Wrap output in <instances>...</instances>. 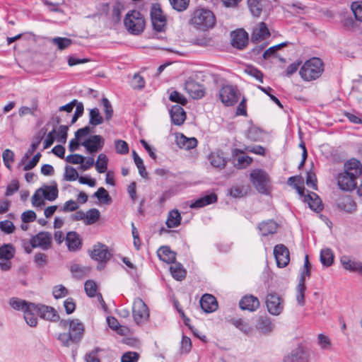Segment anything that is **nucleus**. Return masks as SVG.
Wrapping results in <instances>:
<instances>
[{
	"label": "nucleus",
	"mask_w": 362,
	"mask_h": 362,
	"mask_svg": "<svg viewBox=\"0 0 362 362\" xmlns=\"http://www.w3.org/2000/svg\"><path fill=\"white\" fill-rule=\"evenodd\" d=\"M10 306L16 310L25 311L27 309H33L31 305H33V303L27 302L25 300H22L18 298L13 297L9 300Z\"/></svg>",
	"instance_id": "2f4dec72"
},
{
	"label": "nucleus",
	"mask_w": 362,
	"mask_h": 362,
	"mask_svg": "<svg viewBox=\"0 0 362 362\" xmlns=\"http://www.w3.org/2000/svg\"><path fill=\"white\" fill-rule=\"evenodd\" d=\"M172 122L175 125H181L186 119V113L184 109L178 105H173L170 111Z\"/></svg>",
	"instance_id": "b1692460"
},
{
	"label": "nucleus",
	"mask_w": 362,
	"mask_h": 362,
	"mask_svg": "<svg viewBox=\"0 0 362 362\" xmlns=\"http://www.w3.org/2000/svg\"><path fill=\"white\" fill-rule=\"evenodd\" d=\"M108 158L104 153L99 154L95 163V168L99 173H104L107 169Z\"/></svg>",
	"instance_id": "49530a36"
},
{
	"label": "nucleus",
	"mask_w": 362,
	"mask_h": 362,
	"mask_svg": "<svg viewBox=\"0 0 362 362\" xmlns=\"http://www.w3.org/2000/svg\"><path fill=\"white\" fill-rule=\"evenodd\" d=\"M84 288L88 296L90 298L95 296L98 286L95 281L92 280L86 281Z\"/></svg>",
	"instance_id": "4d7b16f0"
},
{
	"label": "nucleus",
	"mask_w": 362,
	"mask_h": 362,
	"mask_svg": "<svg viewBox=\"0 0 362 362\" xmlns=\"http://www.w3.org/2000/svg\"><path fill=\"white\" fill-rule=\"evenodd\" d=\"M317 344L323 350H331L332 349V344L331 339L329 337L323 334H319L317 335Z\"/></svg>",
	"instance_id": "603ef678"
},
{
	"label": "nucleus",
	"mask_w": 362,
	"mask_h": 362,
	"mask_svg": "<svg viewBox=\"0 0 362 362\" xmlns=\"http://www.w3.org/2000/svg\"><path fill=\"white\" fill-rule=\"evenodd\" d=\"M90 255L93 259L98 261L100 264L106 263L111 256L107 247L100 243L93 246Z\"/></svg>",
	"instance_id": "dca6fc26"
},
{
	"label": "nucleus",
	"mask_w": 362,
	"mask_h": 362,
	"mask_svg": "<svg viewBox=\"0 0 362 362\" xmlns=\"http://www.w3.org/2000/svg\"><path fill=\"white\" fill-rule=\"evenodd\" d=\"M259 305L260 303L258 298L252 295L245 296L239 302L240 308L242 310H249L250 312L257 310Z\"/></svg>",
	"instance_id": "aec40b11"
},
{
	"label": "nucleus",
	"mask_w": 362,
	"mask_h": 362,
	"mask_svg": "<svg viewBox=\"0 0 362 362\" xmlns=\"http://www.w3.org/2000/svg\"><path fill=\"white\" fill-rule=\"evenodd\" d=\"M267 0H247L248 7L254 16H259Z\"/></svg>",
	"instance_id": "c9c22d12"
},
{
	"label": "nucleus",
	"mask_w": 362,
	"mask_h": 362,
	"mask_svg": "<svg viewBox=\"0 0 362 362\" xmlns=\"http://www.w3.org/2000/svg\"><path fill=\"white\" fill-rule=\"evenodd\" d=\"M200 305L205 313H212L217 310L218 302L211 294H204L200 299Z\"/></svg>",
	"instance_id": "412c9836"
},
{
	"label": "nucleus",
	"mask_w": 362,
	"mask_h": 362,
	"mask_svg": "<svg viewBox=\"0 0 362 362\" xmlns=\"http://www.w3.org/2000/svg\"><path fill=\"white\" fill-rule=\"evenodd\" d=\"M102 104L104 107V112L105 115V120L109 121L113 115V108L107 98H103L102 99Z\"/></svg>",
	"instance_id": "0e129e2a"
},
{
	"label": "nucleus",
	"mask_w": 362,
	"mask_h": 362,
	"mask_svg": "<svg viewBox=\"0 0 362 362\" xmlns=\"http://www.w3.org/2000/svg\"><path fill=\"white\" fill-rule=\"evenodd\" d=\"M340 262L344 269L362 275V262L352 259L349 256H342Z\"/></svg>",
	"instance_id": "6ab92c4d"
},
{
	"label": "nucleus",
	"mask_w": 362,
	"mask_h": 362,
	"mask_svg": "<svg viewBox=\"0 0 362 362\" xmlns=\"http://www.w3.org/2000/svg\"><path fill=\"white\" fill-rule=\"evenodd\" d=\"M217 202V195L215 193L205 195L195 200L191 204V208H202Z\"/></svg>",
	"instance_id": "c85d7f7f"
},
{
	"label": "nucleus",
	"mask_w": 362,
	"mask_h": 362,
	"mask_svg": "<svg viewBox=\"0 0 362 362\" xmlns=\"http://www.w3.org/2000/svg\"><path fill=\"white\" fill-rule=\"evenodd\" d=\"M132 313L134 320L136 324L146 322L149 317L147 305L140 298H137L134 300Z\"/></svg>",
	"instance_id": "423d86ee"
},
{
	"label": "nucleus",
	"mask_w": 362,
	"mask_h": 362,
	"mask_svg": "<svg viewBox=\"0 0 362 362\" xmlns=\"http://www.w3.org/2000/svg\"><path fill=\"white\" fill-rule=\"evenodd\" d=\"M185 88L194 99H200L204 96L205 88L204 86L195 81L194 79L189 78L186 81Z\"/></svg>",
	"instance_id": "f3484780"
},
{
	"label": "nucleus",
	"mask_w": 362,
	"mask_h": 362,
	"mask_svg": "<svg viewBox=\"0 0 362 362\" xmlns=\"http://www.w3.org/2000/svg\"><path fill=\"white\" fill-rule=\"evenodd\" d=\"M248 34L243 29H238L231 33V45L239 49H244L247 45Z\"/></svg>",
	"instance_id": "a211bd4d"
},
{
	"label": "nucleus",
	"mask_w": 362,
	"mask_h": 362,
	"mask_svg": "<svg viewBox=\"0 0 362 362\" xmlns=\"http://www.w3.org/2000/svg\"><path fill=\"white\" fill-rule=\"evenodd\" d=\"M305 277L304 273H303L300 276L298 284L296 287V300L298 303L303 306L305 304V292L306 290V287L305 285Z\"/></svg>",
	"instance_id": "f704fd0d"
},
{
	"label": "nucleus",
	"mask_w": 362,
	"mask_h": 362,
	"mask_svg": "<svg viewBox=\"0 0 362 362\" xmlns=\"http://www.w3.org/2000/svg\"><path fill=\"white\" fill-rule=\"evenodd\" d=\"M324 71V64L317 57L307 60L301 66L299 74L305 81H311L321 76Z\"/></svg>",
	"instance_id": "f03ea898"
},
{
	"label": "nucleus",
	"mask_w": 362,
	"mask_h": 362,
	"mask_svg": "<svg viewBox=\"0 0 362 362\" xmlns=\"http://www.w3.org/2000/svg\"><path fill=\"white\" fill-rule=\"evenodd\" d=\"M304 202L308 203L310 209L320 212L323 209V205L320 197L315 192H310L304 197Z\"/></svg>",
	"instance_id": "393cba45"
},
{
	"label": "nucleus",
	"mask_w": 362,
	"mask_h": 362,
	"mask_svg": "<svg viewBox=\"0 0 362 362\" xmlns=\"http://www.w3.org/2000/svg\"><path fill=\"white\" fill-rule=\"evenodd\" d=\"M31 307L42 319L50 322H57L59 320L57 311L51 306L34 303Z\"/></svg>",
	"instance_id": "f8f14e48"
},
{
	"label": "nucleus",
	"mask_w": 362,
	"mask_h": 362,
	"mask_svg": "<svg viewBox=\"0 0 362 362\" xmlns=\"http://www.w3.org/2000/svg\"><path fill=\"white\" fill-rule=\"evenodd\" d=\"M41 192L44 198L49 201H54L58 197V189L57 185H46L42 188H40Z\"/></svg>",
	"instance_id": "4c0bfd02"
},
{
	"label": "nucleus",
	"mask_w": 362,
	"mask_h": 362,
	"mask_svg": "<svg viewBox=\"0 0 362 362\" xmlns=\"http://www.w3.org/2000/svg\"><path fill=\"white\" fill-rule=\"evenodd\" d=\"M338 206L343 211L351 213L356 210V205L351 196H344L340 199Z\"/></svg>",
	"instance_id": "72a5a7b5"
},
{
	"label": "nucleus",
	"mask_w": 362,
	"mask_h": 362,
	"mask_svg": "<svg viewBox=\"0 0 362 362\" xmlns=\"http://www.w3.org/2000/svg\"><path fill=\"white\" fill-rule=\"evenodd\" d=\"M52 42L57 45L59 50H64L70 47L73 41L67 37H56L52 39Z\"/></svg>",
	"instance_id": "a18cd8bd"
},
{
	"label": "nucleus",
	"mask_w": 362,
	"mask_h": 362,
	"mask_svg": "<svg viewBox=\"0 0 362 362\" xmlns=\"http://www.w3.org/2000/svg\"><path fill=\"white\" fill-rule=\"evenodd\" d=\"M84 326L79 320L74 319L69 321V329L67 333H60L58 340L62 345L66 347L74 344H78L83 336Z\"/></svg>",
	"instance_id": "f257e3e1"
},
{
	"label": "nucleus",
	"mask_w": 362,
	"mask_h": 362,
	"mask_svg": "<svg viewBox=\"0 0 362 362\" xmlns=\"http://www.w3.org/2000/svg\"><path fill=\"white\" fill-rule=\"evenodd\" d=\"M0 229L6 234L13 233L16 229L13 223L8 220L0 221Z\"/></svg>",
	"instance_id": "338daca9"
},
{
	"label": "nucleus",
	"mask_w": 362,
	"mask_h": 362,
	"mask_svg": "<svg viewBox=\"0 0 362 362\" xmlns=\"http://www.w3.org/2000/svg\"><path fill=\"white\" fill-rule=\"evenodd\" d=\"M219 98L226 106H232L239 98V93L236 88L231 85L223 86L219 91Z\"/></svg>",
	"instance_id": "0eeeda50"
},
{
	"label": "nucleus",
	"mask_w": 362,
	"mask_h": 362,
	"mask_svg": "<svg viewBox=\"0 0 362 362\" xmlns=\"http://www.w3.org/2000/svg\"><path fill=\"white\" fill-rule=\"evenodd\" d=\"M94 196L98 199L102 200L105 204H110L112 200L107 190L102 187L98 188V191L95 192Z\"/></svg>",
	"instance_id": "052dcab7"
},
{
	"label": "nucleus",
	"mask_w": 362,
	"mask_h": 362,
	"mask_svg": "<svg viewBox=\"0 0 362 362\" xmlns=\"http://www.w3.org/2000/svg\"><path fill=\"white\" fill-rule=\"evenodd\" d=\"M86 151L90 153H95L100 151L104 146V139L100 135H92L81 144Z\"/></svg>",
	"instance_id": "2eb2a0df"
},
{
	"label": "nucleus",
	"mask_w": 362,
	"mask_h": 362,
	"mask_svg": "<svg viewBox=\"0 0 362 362\" xmlns=\"http://www.w3.org/2000/svg\"><path fill=\"white\" fill-rule=\"evenodd\" d=\"M70 270L73 275L78 279L83 278L88 272L87 268L81 267L77 264L71 265Z\"/></svg>",
	"instance_id": "864d4df0"
},
{
	"label": "nucleus",
	"mask_w": 362,
	"mask_h": 362,
	"mask_svg": "<svg viewBox=\"0 0 362 362\" xmlns=\"http://www.w3.org/2000/svg\"><path fill=\"white\" fill-rule=\"evenodd\" d=\"M16 249L12 244H4L0 247V259L11 260L14 257Z\"/></svg>",
	"instance_id": "e433bc0d"
},
{
	"label": "nucleus",
	"mask_w": 362,
	"mask_h": 362,
	"mask_svg": "<svg viewBox=\"0 0 362 362\" xmlns=\"http://www.w3.org/2000/svg\"><path fill=\"white\" fill-rule=\"evenodd\" d=\"M52 236L49 232L42 231L33 235L30 239V244L32 247H40L43 250H47L51 247Z\"/></svg>",
	"instance_id": "1a4fd4ad"
},
{
	"label": "nucleus",
	"mask_w": 362,
	"mask_h": 362,
	"mask_svg": "<svg viewBox=\"0 0 362 362\" xmlns=\"http://www.w3.org/2000/svg\"><path fill=\"white\" fill-rule=\"evenodd\" d=\"M2 158L5 166L11 169V163L14 161V153L10 149H6L2 153Z\"/></svg>",
	"instance_id": "680f3d73"
},
{
	"label": "nucleus",
	"mask_w": 362,
	"mask_h": 362,
	"mask_svg": "<svg viewBox=\"0 0 362 362\" xmlns=\"http://www.w3.org/2000/svg\"><path fill=\"white\" fill-rule=\"evenodd\" d=\"M170 272L173 278L176 280L181 281L186 276V270L180 263H175L170 267Z\"/></svg>",
	"instance_id": "a19ab883"
},
{
	"label": "nucleus",
	"mask_w": 362,
	"mask_h": 362,
	"mask_svg": "<svg viewBox=\"0 0 362 362\" xmlns=\"http://www.w3.org/2000/svg\"><path fill=\"white\" fill-rule=\"evenodd\" d=\"M78 178V173L77 170L71 166L66 165L65 167L64 179L67 181H74Z\"/></svg>",
	"instance_id": "e2e57ef3"
},
{
	"label": "nucleus",
	"mask_w": 362,
	"mask_h": 362,
	"mask_svg": "<svg viewBox=\"0 0 362 362\" xmlns=\"http://www.w3.org/2000/svg\"><path fill=\"white\" fill-rule=\"evenodd\" d=\"M158 256L162 261L174 263L176 258V253L170 250L168 246H162L158 250Z\"/></svg>",
	"instance_id": "cd10ccee"
},
{
	"label": "nucleus",
	"mask_w": 362,
	"mask_h": 362,
	"mask_svg": "<svg viewBox=\"0 0 362 362\" xmlns=\"http://www.w3.org/2000/svg\"><path fill=\"white\" fill-rule=\"evenodd\" d=\"M209 160L211 165L217 168H223L226 163L225 158L218 153H211Z\"/></svg>",
	"instance_id": "09e8293b"
},
{
	"label": "nucleus",
	"mask_w": 362,
	"mask_h": 362,
	"mask_svg": "<svg viewBox=\"0 0 362 362\" xmlns=\"http://www.w3.org/2000/svg\"><path fill=\"white\" fill-rule=\"evenodd\" d=\"M277 266L280 268L286 267L290 262L288 249L283 244L276 245L274 248Z\"/></svg>",
	"instance_id": "4468645a"
},
{
	"label": "nucleus",
	"mask_w": 362,
	"mask_h": 362,
	"mask_svg": "<svg viewBox=\"0 0 362 362\" xmlns=\"http://www.w3.org/2000/svg\"><path fill=\"white\" fill-rule=\"evenodd\" d=\"M150 16L153 28L158 32L163 31L166 25V18L158 4L152 5Z\"/></svg>",
	"instance_id": "9d476101"
},
{
	"label": "nucleus",
	"mask_w": 362,
	"mask_h": 362,
	"mask_svg": "<svg viewBox=\"0 0 362 362\" xmlns=\"http://www.w3.org/2000/svg\"><path fill=\"white\" fill-rule=\"evenodd\" d=\"M115 150L117 153L121 155H125L129 153V146L127 143L123 140H116Z\"/></svg>",
	"instance_id": "69168bd1"
},
{
	"label": "nucleus",
	"mask_w": 362,
	"mask_h": 362,
	"mask_svg": "<svg viewBox=\"0 0 362 362\" xmlns=\"http://www.w3.org/2000/svg\"><path fill=\"white\" fill-rule=\"evenodd\" d=\"M246 136L252 141H257L261 139L262 132L258 128L252 127L248 129Z\"/></svg>",
	"instance_id": "bf43d9fd"
},
{
	"label": "nucleus",
	"mask_w": 362,
	"mask_h": 362,
	"mask_svg": "<svg viewBox=\"0 0 362 362\" xmlns=\"http://www.w3.org/2000/svg\"><path fill=\"white\" fill-rule=\"evenodd\" d=\"M124 23L127 29L133 34L141 33L145 27L143 16L136 10L130 11L126 14Z\"/></svg>",
	"instance_id": "39448f33"
},
{
	"label": "nucleus",
	"mask_w": 362,
	"mask_h": 362,
	"mask_svg": "<svg viewBox=\"0 0 362 362\" xmlns=\"http://www.w3.org/2000/svg\"><path fill=\"white\" fill-rule=\"evenodd\" d=\"M100 211L97 209H91L85 213V224L92 225L100 218Z\"/></svg>",
	"instance_id": "c03bdc74"
},
{
	"label": "nucleus",
	"mask_w": 362,
	"mask_h": 362,
	"mask_svg": "<svg viewBox=\"0 0 362 362\" xmlns=\"http://www.w3.org/2000/svg\"><path fill=\"white\" fill-rule=\"evenodd\" d=\"M337 180L339 187L343 191H352L357 185V178L345 171L339 173Z\"/></svg>",
	"instance_id": "ddd939ff"
},
{
	"label": "nucleus",
	"mask_w": 362,
	"mask_h": 362,
	"mask_svg": "<svg viewBox=\"0 0 362 362\" xmlns=\"http://www.w3.org/2000/svg\"><path fill=\"white\" fill-rule=\"evenodd\" d=\"M45 133H46V130L44 132L43 135L39 136L38 137H37L36 141H33L31 144L30 148L28 149L26 153L23 156L21 162L18 164V166H21V165L24 164V163L33 155V153L35 152V151L37 149V148L40 145V144L43 138V136L45 134Z\"/></svg>",
	"instance_id": "58836bf2"
},
{
	"label": "nucleus",
	"mask_w": 362,
	"mask_h": 362,
	"mask_svg": "<svg viewBox=\"0 0 362 362\" xmlns=\"http://www.w3.org/2000/svg\"><path fill=\"white\" fill-rule=\"evenodd\" d=\"M139 358V354L134 351H128L124 353L122 358V362H137Z\"/></svg>",
	"instance_id": "774afa93"
},
{
	"label": "nucleus",
	"mask_w": 362,
	"mask_h": 362,
	"mask_svg": "<svg viewBox=\"0 0 362 362\" xmlns=\"http://www.w3.org/2000/svg\"><path fill=\"white\" fill-rule=\"evenodd\" d=\"M351 9L354 14L355 18L362 22V1H354L351 5Z\"/></svg>",
	"instance_id": "13d9d810"
},
{
	"label": "nucleus",
	"mask_w": 362,
	"mask_h": 362,
	"mask_svg": "<svg viewBox=\"0 0 362 362\" xmlns=\"http://www.w3.org/2000/svg\"><path fill=\"white\" fill-rule=\"evenodd\" d=\"M66 243L70 251H76L78 250L81 246V241L79 235L74 231L69 232L66 234Z\"/></svg>",
	"instance_id": "bb28decb"
},
{
	"label": "nucleus",
	"mask_w": 362,
	"mask_h": 362,
	"mask_svg": "<svg viewBox=\"0 0 362 362\" xmlns=\"http://www.w3.org/2000/svg\"><path fill=\"white\" fill-rule=\"evenodd\" d=\"M256 327L262 334H268L272 332L274 325L269 317L262 316L259 318Z\"/></svg>",
	"instance_id": "473e14b6"
},
{
	"label": "nucleus",
	"mask_w": 362,
	"mask_h": 362,
	"mask_svg": "<svg viewBox=\"0 0 362 362\" xmlns=\"http://www.w3.org/2000/svg\"><path fill=\"white\" fill-rule=\"evenodd\" d=\"M181 218H182L178 210H172L169 212L166 221V225L170 228L177 227L180 224Z\"/></svg>",
	"instance_id": "ea45409f"
},
{
	"label": "nucleus",
	"mask_w": 362,
	"mask_h": 362,
	"mask_svg": "<svg viewBox=\"0 0 362 362\" xmlns=\"http://www.w3.org/2000/svg\"><path fill=\"white\" fill-rule=\"evenodd\" d=\"M176 143L180 148L189 150L197 146V140L194 137L187 138L183 134H179L176 136Z\"/></svg>",
	"instance_id": "a878e982"
},
{
	"label": "nucleus",
	"mask_w": 362,
	"mask_h": 362,
	"mask_svg": "<svg viewBox=\"0 0 362 362\" xmlns=\"http://www.w3.org/2000/svg\"><path fill=\"white\" fill-rule=\"evenodd\" d=\"M248 189L249 186L236 185L230 188V194L235 198L243 197L247 194Z\"/></svg>",
	"instance_id": "8fccbe9b"
},
{
	"label": "nucleus",
	"mask_w": 362,
	"mask_h": 362,
	"mask_svg": "<svg viewBox=\"0 0 362 362\" xmlns=\"http://www.w3.org/2000/svg\"><path fill=\"white\" fill-rule=\"evenodd\" d=\"M310 354L308 349L303 346H298L286 355L283 362H310Z\"/></svg>",
	"instance_id": "9b49d317"
},
{
	"label": "nucleus",
	"mask_w": 362,
	"mask_h": 362,
	"mask_svg": "<svg viewBox=\"0 0 362 362\" xmlns=\"http://www.w3.org/2000/svg\"><path fill=\"white\" fill-rule=\"evenodd\" d=\"M265 303L268 312L273 315H280L284 310V300L276 293H269Z\"/></svg>",
	"instance_id": "6e6552de"
},
{
	"label": "nucleus",
	"mask_w": 362,
	"mask_h": 362,
	"mask_svg": "<svg viewBox=\"0 0 362 362\" xmlns=\"http://www.w3.org/2000/svg\"><path fill=\"white\" fill-rule=\"evenodd\" d=\"M270 36V32L265 23L262 22L253 29L251 40L252 42H260Z\"/></svg>",
	"instance_id": "4be33fe9"
},
{
	"label": "nucleus",
	"mask_w": 362,
	"mask_h": 362,
	"mask_svg": "<svg viewBox=\"0 0 362 362\" xmlns=\"http://www.w3.org/2000/svg\"><path fill=\"white\" fill-rule=\"evenodd\" d=\"M320 262L325 267H329L333 263L334 255L332 251L329 249H323L320 252Z\"/></svg>",
	"instance_id": "37998d69"
},
{
	"label": "nucleus",
	"mask_w": 362,
	"mask_h": 362,
	"mask_svg": "<svg viewBox=\"0 0 362 362\" xmlns=\"http://www.w3.org/2000/svg\"><path fill=\"white\" fill-rule=\"evenodd\" d=\"M250 181L254 187L261 194H268L270 191V177L267 173L262 169H255L250 175Z\"/></svg>",
	"instance_id": "20e7f679"
},
{
	"label": "nucleus",
	"mask_w": 362,
	"mask_h": 362,
	"mask_svg": "<svg viewBox=\"0 0 362 362\" xmlns=\"http://www.w3.org/2000/svg\"><path fill=\"white\" fill-rule=\"evenodd\" d=\"M258 228L263 236H267L276 232L278 224L273 220H269L260 223Z\"/></svg>",
	"instance_id": "c756f323"
},
{
	"label": "nucleus",
	"mask_w": 362,
	"mask_h": 362,
	"mask_svg": "<svg viewBox=\"0 0 362 362\" xmlns=\"http://www.w3.org/2000/svg\"><path fill=\"white\" fill-rule=\"evenodd\" d=\"M24 313V319L30 327H35L37 324V318L35 314V310L27 309Z\"/></svg>",
	"instance_id": "3c124183"
},
{
	"label": "nucleus",
	"mask_w": 362,
	"mask_h": 362,
	"mask_svg": "<svg viewBox=\"0 0 362 362\" xmlns=\"http://www.w3.org/2000/svg\"><path fill=\"white\" fill-rule=\"evenodd\" d=\"M169 99L170 101L179 103L182 105H185L187 103L186 98L177 90H173L170 93Z\"/></svg>",
	"instance_id": "6e6d98bb"
},
{
	"label": "nucleus",
	"mask_w": 362,
	"mask_h": 362,
	"mask_svg": "<svg viewBox=\"0 0 362 362\" xmlns=\"http://www.w3.org/2000/svg\"><path fill=\"white\" fill-rule=\"evenodd\" d=\"M230 322L234 326H235V327L245 334H248L252 331V327L249 325V323L241 318H234L232 319Z\"/></svg>",
	"instance_id": "de8ad7c7"
},
{
	"label": "nucleus",
	"mask_w": 362,
	"mask_h": 362,
	"mask_svg": "<svg viewBox=\"0 0 362 362\" xmlns=\"http://www.w3.org/2000/svg\"><path fill=\"white\" fill-rule=\"evenodd\" d=\"M288 184L291 186H293L304 202V197L307 194H305V189L303 186V178L301 176L290 177L288 179Z\"/></svg>",
	"instance_id": "7c9ffc66"
},
{
	"label": "nucleus",
	"mask_w": 362,
	"mask_h": 362,
	"mask_svg": "<svg viewBox=\"0 0 362 362\" xmlns=\"http://www.w3.org/2000/svg\"><path fill=\"white\" fill-rule=\"evenodd\" d=\"M172 7L177 11H183L188 7L189 0H169Z\"/></svg>",
	"instance_id": "5fc2aeb1"
},
{
	"label": "nucleus",
	"mask_w": 362,
	"mask_h": 362,
	"mask_svg": "<svg viewBox=\"0 0 362 362\" xmlns=\"http://www.w3.org/2000/svg\"><path fill=\"white\" fill-rule=\"evenodd\" d=\"M104 119L100 113L98 108L95 107L90 110L89 112V124L93 127L100 125L103 123Z\"/></svg>",
	"instance_id": "79ce46f5"
},
{
	"label": "nucleus",
	"mask_w": 362,
	"mask_h": 362,
	"mask_svg": "<svg viewBox=\"0 0 362 362\" xmlns=\"http://www.w3.org/2000/svg\"><path fill=\"white\" fill-rule=\"evenodd\" d=\"M344 168L345 172L356 178L362 174V164L356 158H351L347 160L344 163Z\"/></svg>",
	"instance_id": "5701e85b"
},
{
	"label": "nucleus",
	"mask_w": 362,
	"mask_h": 362,
	"mask_svg": "<svg viewBox=\"0 0 362 362\" xmlns=\"http://www.w3.org/2000/svg\"><path fill=\"white\" fill-rule=\"evenodd\" d=\"M191 23L197 29L207 30L214 26L216 18L212 11L206 8H197L191 18Z\"/></svg>",
	"instance_id": "7ed1b4c3"
}]
</instances>
